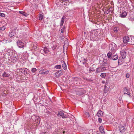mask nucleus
Wrapping results in <instances>:
<instances>
[{"instance_id":"obj_3","label":"nucleus","mask_w":134,"mask_h":134,"mask_svg":"<svg viewBox=\"0 0 134 134\" xmlns=\"http://www.w3.org/2000/svg\"><path fill=\"white\" fill-rule=\"evenodd\" d=\"M106 69L105 67L102 66V65L97 68L95 73L96 74L103 72Z\"/></svg>"},{"instance_id":"obj_5","label":"nucleus","mask_w":134,"mask_h":134,"mask_svg":"<svg viewBox=\"0 0 134 134\" xmlns=\"http://www.w3.org/2000/svg\"><path fill=\"white\" fill-rule=\"evenodd\" d=\"M15 53V51L12 49H8L5 51V53L7 54L8 56H12Z\"/></svg>"},{"instance_id":"obj_9","label":"nucleus","mask_w":134,"mask_h":134,"mask_svg":"<svg viewBox=\"0 0 134 134\" xmlns=\"http://www.w3.org/2000/svg\"><path fill=\"white\" fill-rule=\"evenodd\" d=\"M91 40L93 41H95L98 40V37L96 36L95 34L91 35L90 37Z\"/></svg>"},{"instance_id":"obj_22","label":"nucleus","mask_w":134,"mask_h":134,"mask_svg":"<svg viewBox=\"0 0 134 134\" xmlns=\"http://www.w3.org/2000/svg\"><path fill=\"white\" fill-rule=\"evenodd\" d=\"M127 14V13L126 12H123L121 14H120V16L122 18L125 17Z\"/></svg>"},{"instance_id":"obj_45","label":"nucleus","mask_w":134,"mask_h":134,"mask_svg":"<svg viewBox=\"0 0 134 134\" xmlns=\"http://www.w3.org/2000/svg\"><path fill=\"white\" fill-rule=\"evenodd\" d=\"M102 83H103V84L105 83V81H104V80L103 81H102Z\"/></svg>"},{"instance_id":"obj_49","label":"nucleus","mask_w":134,"mask_h":134,"mask_svg":"<svg viewBox=\"0 0 134 134\" xmlns=\"http://www.w3.org/2000/svg\"><path fill=\"white\" fill-rule=\"evenodd\" d=\"M42 134H46L45 133V132H44H44H43V133H42Z\"/></svg>"},{"instance_id":"obj_37","label":"nucleus","mask_w":134,"mask_h":134,"mask_svg":"<svg viewBox=\"0 0 134 134\" xmlns=\"http://www.w3.org/2000/svg\"><path fill=\"white\" fill-rule=\"evenodd\" d=\"M0 16L1 17H4L5 16V14L0 13Z\"/></svg>"},{"instance_id":"obj_28","label":"nucleus","mask_w":134,"mask_h":134,"mask_svg":"<svg viewBox=\"0 0 134 134\" xmlns=\"http://www.w3.org/2000/svg\"><path fill=\"white\" fill-rule=\"evenodd\" d=\"M82 59L81 60L80 62L83 64H85L87 62L86 59L84 58H82Z\"/></svg>"},{"instance_id":"obj_21","label":"nucleus","mask_w":134,"mask_h":134,"mask_svg":"<svg viewBox=\"0 0 134 134\" xmlns=\"http://www.w3.org/2000/svg\"><path fill=\"white\" fill-rule=\"evenodd\" d=\"M123 59H122L120 57L118 59V64L119 65H121L123 63Z\"/></svg>"},{"instance_id":"obj_47","label":"nucleus","mask_w":134,"mask_h":134,"mask_svg":"<svg viewBox=\"0 0 134 134\" xmlns=\"http://www.w3.org/2000/svg\"><path fill=\"white\" fill-rule=\"evenodd\" d=\"M34 2H35V3H36V0H34Z\"/></svg>"},{"instance_id":"obj_7","label":"nucleus","mask_w":134,"mask_h":134,"mask_svg":"<svg viewBox=\"0 0 134 134\" xmlns=\"http://www.w3.org/2000/svg\"><path fill=\"white\" fill-rule=\"evenodd\" d=\"M60 115L63 118H66L68 117V116L65 114H64V113L62 111H59L57 114V116H59Z\"/></svg>"},{"instance_id":"obj_27","label":"nucleus","mask_w":134,"mask_h":134,"mask_svg":"<svg viewBox=\"0 0 134 134\" xmlns=\"http://www.w3.org/2000/svg\"><path fill=\"white\" fill-rule=\"evenodd\" d=\"M63 63L62 64V65L63 68L65 70L67 69L66 65L65 63L63 61Z\"/></svg>"},{"instance_id":"obj_44","label":"nucleus","mask_w":134,"mask_h":134,"mask_svg":"<svg viewBox=\"0 0 134 134\" xmlns=\"http://www.w3.org/2000/svg\"><path fill=\"white\" fill-rule=\"evenodd\" d=\"M114 31L115 32H117L118 31L117 29L116 28H114Z\"/></svg>"},{"instance_id":"obj_12","label":"nucleus","mask_w":134,"mask_h":134,"mask_svg":"<svg viewBox=\"0 0 134 134\" xmlns=\"http://www.w3.org/2000/svg\"><path fill=\"white\" fill-rule=\"evenodd\" d=\"M62 75V72L61 71H59L56 72L55 74V76L57 77H58Z\"/></svg>"},{"instance_id":"obj_19","label":"nucleus","mask_w":134,"mask_h":134,"mask_svg":"<svg viewBox=\"0 0 134 134\" xmlns=\"http://www.w3.org/2000/svg\"><path fill=\"white\" fill-rule=\"evenodd\" d=\"M128 44L133 45L134 44V37H132L131 38V40L129 41Z\"/></svg>"},{"instance_id":"obj_46","label":"nucleus","mask_w":134,"mask_h":134,"mask_svg":"<svg viewBox=\"0 0 134 134\" xmlns=\"http://www.w3.org/2000/svg\"><path fill=\"white\" fill-rule=\"evenodd\" d=\"M88 81H92V80H90V79L88 80Z\"/></svg>"},{"instance_id":"obj_51","label":"nucleus","mask_w":134,"mask_h":134,"mask_svg":"<svg viewBox=\"0 0 134 134\" xmlns=\"http://www.w3.org/2000/svg\"><path fill=\"white\" fill-rule=\"evenodd\" d=\"M107 13V12H106V13Z\"/></svg>"},{"instance_id":"obj_17","label":"nucleus","mask_w":134,"mask_h":134,"mask_svg":"<svg viewBox=\"0 0 134 134\" xmlns=\"http://www.w3.org/2000/svg\"><path fill=\"white\" fill-rule=\"evenodd\" d=\"M99 130L102 134H104L105 133L104 127L102 126H100L99 127Z\"/></svg>"},{"instance_id":"obj_8","label":"nucleus","mask_w":134,"mask_h":134,"mask_svg":"<svg viewBox=\"0 0 134 134\" xmlns=\"http://www.w3.org/2000/svg\"><path fill=\"white\" fill-rule=\"evenodd\" d=\"M130 91L128 89L127 87H125L124 88V92L125 94H127L129 95V96L130 97L131 96L130 94Z\"/></svg>"},{"instance_id":"obj_33","label":"nucleus","mask_w":134,"mask_h":134,"mask_svg":"<svg viewBox=\"0 0 134 134\" xmlns=\"http://www.w3.org/2000/svg\"><path fill=\"white\" fill-rule=\"evenodd\" d=\"M37 71L36 69L35 68H33L32 69L31 71L32 72H35Z\"/></svg>"},{"instance_id":"obj_36","label":"nucleus","mask_w":134,"mask_h":134,"mask_svg":"<svg viewBox=\"0 0 134 134\" xmlns=\"http://www.w3.org/2000/svg\"><path fill=\"white\" fill-rule=\"evenodd\" d=\"M65 29L64 26L63 27L61 30V32L62 33H63L64 32V30Z\"/></svg>"},{"instance_id":"obj_42","label":"nucleus","mask_w":134,"mask_h":134,"mask_svg":"<svg viewBox=\"0 0 134 134\" xmlns=\"http://www.w3.org/2000/svg\"><path fill=\"white\" fill-rule=\"evenodd\" d=\"M108 82H106L105 83V86H107V87H108V86H109V85H108Z\"/></svg>"},{"instance_id":"obj_16","label":"nucleus","mask_w":134,"mask_h":134,"mask_svg":"<svg viewBox=\"0 0 134 134\" xmlns=\"http://www.w3.org/2000/svg\"><path fill=\"white\" fill-rule=\"evenodd\" d=\"M65 17L64 16H63L61 19V20L60 23V27H62L64 24V22L65 19Z\"/></svg>"},{"instance_id":"obj_24","label":"nucleus","mask_w":134,"mask_h":134,"mask_svg":"<svg viewBox=\"0 0 134 134\" xmlns=\"http://www.w3.org/2000/svg\"><path fill=\"white\" fill-rule=\"evenodd\" d=\"M9 76V74L7 72H4L2 74L3 77H8Z\"/></svg>"},{"instance_id":"obj_38","label":"nucleus","mask_w":134,"mask_h":134,"mask_svg":"<svg viewBox=\"0 0 134 134\" xmlns=\"http://www.w3.org/2000/svg\"><path fill=\"white\" fill-rule=\"evenodd\" d=\"M5 29V27L4 26H3L0 27V30H4Z\"/></svg>"},{"instance_id":"obj_2","label":"nucleus","mask_w":134,"mask_h":134,"mask_svg":"<svg viewBox=\"0 0 134 134\" xmlns=\"http://www.w3.org/2000/svg\"><path fill=\"white\" fill-rule=\"evenodd\" d=\"M114 54L110 53L109 55H108L109 54H107V56L109 58L110 60H115L117 59L118 58V55L117 54H116L113 55V54Z\"/></svg>"},{"instance_id":"obj_41","label":"nucleus","mask_w":134,"mask_h":134,"mask_svg":"<svg viewBox=\"0 0 134 134\" xmlns=\"http://www.w3.org/2000/svg\"><path fill=\"white\" fill-rule=\"evenodd\" d=\"M130 77V74H129L127 73L126 74V77L127 78H129Z\"/></svg>"},{"instance_id":"obj_13","label":"nucleus","mask_w":134,"mask_h":134,"mask_svg":"<svg viewBox=\"0 0 134 134\" xmlns=\"http://www.w3.org/2000/svg\"><path fill=\"white\" fill-rule=\"evenodd\" d=\"M129 38L127 36H125L123 38V42L124 43H126L129 42Z\"/></svg>"},{"instance_id":"obj_48","label":"nucleus","mask_w":134,"mask_h":134,"mask_svg":"<svg viewBox=\"0 0 134 134\" xmlns=\"http://www.w3.org/2000/svg\"><path fill=\"white\" fill-rule=\"evenodd\" d=\"M48 72H49V71H46V73H48Z\"/></svg>"},{"instance_id":"obj_26","label":"nucleus","mask_w":134,"mask_h":134,"mask_svg":"<svg viewBox=\"0 0 134 134\" xmlns=\"http://www.w3.org/2000/svg\"><path fill=\"white\" fill-rule=\"evenodd\" d=\"M94 65V64L92 66H91L89 68V71L90 72L91 71H95V69L93 67Z\"/></svg>"},{"instance_id":"obj_43","label":"nucleus","mask_w":134,"mask_h":134,"mask_svg":"<svg viewBox=\"0 0 134 134\" xmlns=\"http://www.w3.org/2000/svg\"><path fill=\"white\" fill-rule=\"evenodd\" d=\"M111 9H112V8H110L107 11V12H110L111 11V10H110Z\"/></svg>"},{"instance_id":"obj_29","label":"nucleus","mask_w":134,"mask_h":134,"mask_svg":"<svg viewBox=\"0 0 134 134\" xmlns=\"http://www.w3.org/2000/svg\"><path fill=\"white\" fill-rule=\"evenodd\" d=\"M43 15L42 13H40L39 14V19L40 20H42L43 18Z\"/></svg>"},{"instance_id":"obj_25","label":"nucleus","mask_w":134,"mask_h":134,"mask_svg":"<svg viewBox=\"0 0 134 134\" xmlns=\"http://www.w3.org/2000/svg\"><path fill=\"white\" fill-rule=\"evenodd\" d=\"M43 49L44 50V52L45 53H48L49 52V50L47 47H44L43 48Z\"/></svg>"},{"instance_id":"obj_23","label":"nucleus","mask_w":134,"mask_h":134,"mask_svg":"<svg viewBox=\"0 0 134 134\" xmlns=\"http://www.w3.org/2000/svg\"><path fill=\"white\" fill-rule=\"evenodd\" d=\"M15 34V32L13 30L9 34V36L10 37H12Z\"/></svg>"},{"instance_id":"obj_50","label":"nucleus","mask_w":134,"mask_h":134,"mask_svg":"<svg viewBox=\"0 0 134 134\" xmlns=\"http://www.w3.org/2000/svg\"><path fill=\"white\" fill-rule=\"evenodd\" d=\"M132 7L134 9V5H132Z\"/></svg>"},{"instance_id":"obj_30","label":"nucleus","mask_w":134,"mask_h":134,"mask_svg":"<svg viewBox=\"0 0 134 134\" xmlns=\"http://www.w3.org/2000/svg\"><path fill=\"white\" fill-rule=\"evenodd\" d=\"M106 73H102L100 75L101 77L103 78H105L106 76Z\"/></svg>"},{"instance_id":"obj_10","label":"nucleus","mask_w":134,"mask_h":134,"mask_svg":"<svg viewBox=\"0 0 134 134\" xmlns=\"http://www.w3.org/2000/svg\"><path fill=\"white\" fill-rule=\"evenodd\" d=\"M120 54L122 59H124L126 58V54L125 51L124 50L121 51H120Z\"/></svg>"},{"instance_id":"obj_40","label":"nucleus","mask_w":134,"mask_h":134,"mask_svg":"<svg viewBox=\"0 0 134 134\" xmlns=\"http://www.w3.org/2000/svg\"><path fill=\"white\" fill-rule=\"evenodd\" d=\"M44 52V50H43V49H41L40 51V53L42 54H43L44 53H45Z\"/></svg>"},{"instance_id":"obj_6","label":"nucleus","mask_w":134,"mask_h":134,"mask_svg":"<svg viewBox=\"0 0 134 134\" xmlns=\"http://www.w3.org/2000/svg\"><path fill=\"white\" fill-rule=\"evenodd\" d=\"M17 43L18 47L19 48H23L24 46V43L20 41H17Z\"/></svg>"},{"instance_id":"obj_4","label":"nucleus","mask_w":134,"mask_h":134,"mask_svg":"<svg viewBox=\"0 0 134 134\" xmlns=\"http://www.w3.org/2000/svg\"><path fill=\"white\" fill-rule=\"evenodd\" d=\"M28 69L26 68H22L19 70V72L22 75H25L27 73Z\"/></svg>"},{"instance_id":"obj_20","label":"nucleus","mask_w":134,"mask_h":134,"mask_svg":"<svg viewBox=\"0 0 134 134\" xmlns=\"http://www.w3.org/2000/svg\"><path fill=\"white\" fill-rule=\"evenodd\" d=\"M120 132L122 133H124L125 130V128L124 126H122L120 129Z\"/></svg>"},{"instance_id":"obj_31","label":"nucleus","mask_w":134,"mask_h":134,"mask_svg":"<svg viewBox=\"0 0 134 134\" xmlns=\"http://www.w3.org/2000/svg\"><path fill=\"white\" fill-rule=\"evenodd\" d=\"M55 67L57 69H60L61 68V66L60 65H57L55 66Z\"/></svg>"},{"instance_id":"obj_32","label":"nucleus","mask_w":134,"mask_h":134,"mask_svg":"<svg viewBox=\"0 0 134 134\" xmlns=\"http://www.w3.org/2000/svg\"><path fill=\"white\" fill-rule=\"evenodd\" d=\"M19 12L20 13L23 14V15L25 16H26L27 15H27V14L24 12H23V11H20Z\"/></svg>"},{"instance_id":"obj_1","label":"nucleus","mask_w":134,"mask_h":134,"mask_svg":"<svg viewBox=\"0 0 134 134\" xmlns=\"http://www.w3.org/2000/svg\"><path fill=\"white\" fill-rule=\"evenodd\" d=\"M117 45L114 42L109 44V51L107 54L109 55L110 53L114 54L117 50Z\"/></svg>"},{"instance_id":"obj_18","label":"nucleus","mask_w":134,"mask_h":134,"mask_svg":"<svg viewBox=\"0 0 134 134\" xmlns=\"http://www.w3.org/2000/svg\"><path fill=\"white\" fill-rule=\"evenodd\" d=\"M103 114L102 111L101 110L98 111L97 114V116L99 117H101L103 116Z\"/></svg>"},{"instance_id":"obj_35","label":"nucleus","mask_w":134,"mask_h":134,"mask_svg":"<svg viewBox=\"0 0 134 134\" xmlns=\"http://www.w3.org/2000/svg\"><path fill=\"white\" fill-rule=\"evenodd\" d=\"M85 116L87 118H88L90 116L89 113L88 112H86L85 113Z\"/></svg>"},{"instance_id":"obj_34","label":"nucleus","mask_w":134,"mask_h":134,"mask_svg":"<svg viewBox=\"0 0 134 134\" xmlns=\"http://www.w3.org/2000/svg\"><path fill=\"white\" fill-rule=\"evenodd\" d=\"M39 73L42 74H44L46 73V72L44 71V70H42L40 71Z\"/></svg>"},{"instance_id":"obj_39","label":"nucleus","mask_w":134,"mask_h":134,"mask_svg":"<svg viewBox=\"0 0 134 134\" xmlns=\"http://www.w3.org/2000/svg\"><path fill=\"white\" fill-rule=\"evenodd\" d=\"M102 119L101 118H99L98 119V122L100 123H101L102 122Z\"/></svg>"},{"instance_id":"obj_14","label":"nucleus","mask_w":134,"mask_h":134,"mask_svg":"<svg viewBox=\"0 0 134 134\" xmlns=\"http://www.w3.org/2000/svg\"><path fill=\"white\" fill-rule=\"evenodd\" d=\"M51 46L52 49L53 50H54L57 47L56 42H53L51 44Z\"/></svg>"},{"instance_id":"obj_11","label":"nucleus","mask_w":134,"mask_h":134,"mask_svg":"<svg viewBox=\"0 0 134 134\" xmlns=\"http://www.w3.org/2000/svg\"><path fill=\"white\" fill-rule=\"evenodd\" d=\"M99 63L102 66L104 67L103 66H105L107 64V60L106 59H104L102 61H100Z\"/></svg>"},{"instance_id":"obj_15","label":"nucleus","mask_w":134,"mask_h":134,"mask_svg":"<svg viewBox=\"0 0 134 134\" xmlns=\"http://www.w3.org/2000/svg\"><path fill=\"white\" fill-rule=\"evenodd\" d=\"M110 87L109 86H108V87H107V86H104V93H106L109 90Z\"/></svg>"}]
</instances>
